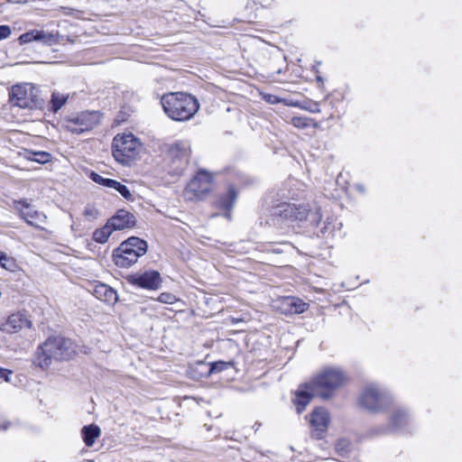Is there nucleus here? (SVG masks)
Wrapping results in <instances>:
<instances>
[{
	"label": "nucleus",
	"instance_id": "f257e3e1",
	"mask_svg": "<svg viewBox=\"0 0 462 462\" xmlns=\"http://www.w3.org/2000/svg\"><path fill=\"white\" fill-rule=\"evenodd\" d=\"M346 373L337 366H326L312 378L311 382L300 385L295 392L293 402L297 412L301 413L317 394L322 399H329L346 382Z\"/></svg>",
	"mask_w": 462,
	"mask_h": 462
},
{
	"label": "nucleus",
	"instance_id": "f03ea898",
	"mask_svg": "<svg viewBox=\"0 0 462 462\" xmlns=\"http://www.w3.org/2000/svg\"><path fill=\"white\" fill-rule=\"evenodd\" d=\"M75 353V346L70 339L61 337H50L38 347L36 362L42 368H48L53 360H69L73 357Z\"/></svg>",
	"mask_w": 462,
	"mask_h": 462
},
{
	"label": "nucleus",
	"instance_id": "7ed1b4c3",
	"mask_svg": "<svg viewBox=\"0 0 462 462\" xmlns=\"http://www.w3.org/2000/svg\"><path fill=\"white\" fill-rule=\"evenodd\" d=\"M161 103L167 116L175 121L189 120L199 109L198 100L185 93L166 94Z\"/></svg>",
	"mask_w": 462,
	"mask_h": 462
},
{
	"label": "nucleus",
	"instance_id": "20e7f679",
	"mask_svg": "<svg viewBox=\"0 0 462 462\" xmlns=\"http://www.w3.org/2000/svg\"><path fill=\"white\" fill-rule=\"evenodd\" d=\"M272 215L291 222L309 220L314 226L319 225L322 218L320 208L317 206L310 208L309 205L286 202L274 207Z\"/></svg>",
	"mask_w": 462,
	"mask_h": 462
},
{
	"label": "nucleus",
	"instance_id": "39448f33",
	"mask_svg": "<svg viewBox=\"0 0 462 462\" xmlns=\"http://www.w3.org/2000/svg\"><path fill=\"white\" fill-rule=\"evenodd\" d=\"M359 404L372 413H380L393 405L392 393L375 383L365 386L359 395Z\"/></svg>",
	"mask_w": 462,
	"mask_h": 462
},
{
	"label": "nucleus",
	"instance_id": "423d86ee",
	"mask_svg": "<svg viewBox=\"0 0 462 462\" xmlns=\"http://www.w3.org/2000/svg\"><path fill=\"white\" fill-rule=\"evenodd\" d=\"M147 248L144 240L136 236L129 237L113 251V262L117 267L129 268L146 254Z\"/></svg>",
	"mask_w": 462,
	"mask_h": 462
},
{
	"label": "nucleus",
	"instance_id": "0eeeda50",
	"mask_svg": "<svg viewBox=\"0 0 462 462\" xmlns=\"http://www.w3.org/2000/svg\"><path fill=\"white\" fill-rule=\"evenodd\" d=\"M113 156L121 164L127 165L139 155L142 144L132 133L116 134L112 143Z\"/></svg>",
	"mask_w": 462,
	"mask_h": 462
},
{
	"label": "nucleus",
	"instance_id": "6e6552de",
	"mask_svg": "<svg viewBox=\"0 0 462 462\" xmlns=\"http://www.w3.org/2000/svg\"><path fill=\"white\" fill-rule=\"evenodd\" d=\"M38 90L29 83L16 85L12 88L11 101L21 108L33 109L42 105Z\"/></svg>",
	"mask_w": 462,
	"mask_h": 462
},
{
	"label": "nucleus",
	"instance_id": "1a4fd4ad",
	"mask_svg": "<svg viewBox=\"0 0 462 462\" xmlns=\"http://www.w3.org/2000/svg\"><path fill=\"white\" fill-rule=\"evenodd\" d=\"M213 176L205 170H200L189 182L185 189V195L189 199H202L212 190Z\"/></svg>",
	"mask_w": 462,
	"mask_h": 462
},
{
	"label": "nucleus",
	"instance_id": "9d476101",
	"mask_svg": "<svg viewBox=\"0 0 462 462\" xmlns=\"http://www.w3.org/2000/svg\"><path fill=\"white\" fill-rule=\"evenodd\" d=\"M411 417L409 411L402 407H394L389 416V423L386 427L378 429L374 434L379 435L387 432H402L409 428Z\"/></svg>",
	"mask_w": 462,
	"mask_h": 462
},
{
	"label": "nucleus",
	"instance_id": "9b49d317",
	"mask_svg": "<svg viewBox=\"0 0 462 462\" xmlns=\"http://www.w3.org/2000/svg\"><path fill=\"white\" fill-rule=\"evenodd\" d=\"M14 204V209L28 225L42 228L41 226L46 222V216L32 208L26 199L15 200Z\"/></svg>",
	"mask_w": 462,
	"mask_h": 462
},
{
	"label": "nucleus",
	"instance_id": "f8f14e48",
	"mask_svg": "<svg viewBox=\"0 0 462 462\" xmlns=\"http://www.w3.org/2000/svg\"><path fill=\"white\" fill-rule=\"evenodd\" d=\"M32 322L22 312L13 313L0 325V332L16 334L23 328H30Z\"/></svg>",
	"mask_w": 462,
	"mask_h": 462
},
{
	"label": "nucleus",
	"instance_id": "ddd939ff",
	"mask_svg": "<svg viewBox=\"0 0 462 462\" xmlns=\"http://www.w3.org/2000/svg\"><path fill=\"white\" fill-rule=\"evenodd\" d=\"M128 282L135 286L147 290H157L162 283L161 275L156 271H149L141 274H133L127 278Z\"/></svg>",
	"mask_w": 462,
	"mask_h": 462
},
{
	"label": "nucleus",
	"instance_id": "4468645a",
	"mask_svg": "<svg viewBox=\"0 0 462 462\" xmlns=\"http://www.w3.org/2000/svg\"><path fill=\"white\" fill-rule=\"evenodd\" d=\"M330 417L329 413L323 408L315 409L310 414V423L313 429V436L320 439L328 430Z\"/></svg>",
	"mask_w": 462,
	"mask_h": 462
},
{
	"label": "nucleus",
	"instance_id": "2eb2a0df",
	"mask_svg": "<svg viewBox=\"0 0 462 462\" xmlns=\"http://www.w3.org/2000/svg\"><path fill=\"white\" fill-rule=\"evenodd\" d=\"M19 42L21 44L34 42L39 44L52 46L59 42V34L49 31H28L19 37Z\"/></svg>",
	"mask_w": 462,
	"mask_h": 462
},
{
	"label": "nucleus",
	"instance_id": "dca6fc26",
	"mask_svg": "<svg viewBox=\"0 0 462 462\" xmlns=\"http://www.w3.org/2000/svg\"><path fill=\"white\" fill-rule=\"evenodd\" d=\"M94 117L95 114L82 113L79 116L68 119L65 126L69 132L79 134L93 128L95 125Z\"/></svg>",
	"mask_w": 462,
	"mask_h": 462
},
{
	"label": "nucleus",
	"instance_id": "f3484780",
	"mask_svg": "<svg viewBox=\"0 0 462 462\" xmlns=\"http://www.w3.org/2000/svg\"><path fill=\"white\" fill-rule=\"evenodd\" d=\"M190 155V143L188 141H179L171 144L169 149V156L172 162H179L177 169H183L188 163Z\"/></svg>",
	"mask_w": 462,
	"mask_h": 462
},
{
	"label": "nucleus",
	"instance_id": "a211bd4d",
	"mask_svg": "<svg viewBox=\"0 0 462 462\" xmlns=\"http://www.w3.org/2000/svg\"><path fill=\"white\" fill-rule=\"evenodd\" d=\"M106 222L114 231H117L134 226L136 219L132 213L125 209H119Z\"/></svg>",
	"mask_w": 462,
	"mask_h": 462
},
{
	"label": "nucleus",
	"instance_id": "6ab92c4d",
	"mask_svg": "<svg viewBox=\"0 0 462 462\" xmlns=\"http://www.w3.org/2000/svg\"><path fill=\"white\" fill-rule=\"evenodd\" d=\"M237 198V191L233 186H230L225 195L220 196L215 202L216 206L226 210L225 217L231 219V209Z\"/></svg>",
	"mask_w": 462,
	"mask_h": 462
},
{
	"label": "nucleus",
	"instance_id": "aec40b11",
	"mask_svg": "<svg viewBox=\"0 0 462 462\" xmlns=\"http://www.w3.org/2000/svg\"><path fill=\"white\" fill-rule=\"evenodd\" d=\"M284 313L300 314L307 310L309 304L296 297H285L281 300Z\"/></svg>",
	"mask_w": 462,
	"mask_h": 462
},
{
	"label": "nucleus",
	"instance_id": "412c9836",
	"mask_svg": "<svg viewBox=\"0 0 462 462\" xmlns=\"http://www.w3.org/2000/svg\"><path fill=\"white\" fill-rule=\"evenodd\" d=\"M93 293L97 299L108 303H114L117 300L116 291L106 284L96 285Z\"/></svg>",
	"mask_w": 462,
	"mask_h": 462
},
{
	"label": "nucleus",
	"instance_id": "4be33fe9",
	"mask_svg": "<svg viewBox=\"0 0 462 462\" xmlns=\"http://www.w3.org/2000/svg\"><path fill=\"white\" fill-rule=\"evenodd\" d=\"M101 430L98 426L91 424L84 426L81 430L83 440L88 447H91L96 439L100 436Z\"/></svg>",
	"mask_w": 462,
	"mask_h": 462
},
{
	"label": "nucleus",
	"instance_id": "5701e85b",
	"mask_svg": "<svg viewBox=\"0 0 462 462\" xmlns=\"http://www.w3.org/2000/svg\"><path fill=\"white\" fill-rule=\"evenodd\" d=\"M114 230L106 222L104 226L101 228H97L93 233V240L99 244H105L107 242L108 238L112 235Z\"/></svg>",
	"mask_w": 462,
	"mask_h": 462
},
{
	"label": "nucleus",
	"instance_id": "b1692460",
	"mask_svg": "<svg viewBox=\"0 0 462 462\" xmlns=\"http://www.w3.org/2000/svg\"><path fill=\"white\" fill-rule=\"evenodd\" d=\"M25 158L30 161L44 164L51 162L52 156L50 152H47L27 151L25 152Z\"/></svg>",
	"mask_w": 462,
	"mask_h": 462
},
{
	"label": "nucleus",
	"instance_id": "393cba45",
	"mask_svg": "<svg viewBox=\"0 0 462 462\" xmlns=\"http://www.w3.org/2000/svg\"><path fill=\"white\" fill-rule=\"evenodd\" d=\"M352 449L353 445L350 440L346 439H338L335 445L336 453L342 457L348 456Z\"/></svg>",
	"mask_w": 462,
	"mask_h": 462
},
{
	"label": "nucleus",
	"instance_id": "a878e982",
	"mask_svg": "<svg viewBox=\"0 0 462 462\" xmlns=\"http://www.w3.org/2000/svg\"><path fill=\"white\" fill-rule=\"evenodd\" d=\"M67 99V95L54 91L51 99V110L57 112L66 103Z\"/></svg>",
	"mask_w": 462,
	"mask_h": 462
},
{
	"label": "nucleus",
	"instance_id": "bb28decb",
	"mask_svg": "<svg viewBox=\"0 0 462 462\" xmlns=\"http://www.w3.org/2000/svg\"><path fill=\"white\" fill-rule=\"evenodd\" d=\"M312 120L304 116H293L291 118V124L299 128L305 129L311 125Z\"/></svg>",
	"mask_w": 462,
	"mask_h": 462
},
{
	"label": "nucleus",
	"instance_id": "cd10ccee",
	"mask_svg": "<svg viewBox=\"0 0 462 462\" xmlns=\"http://www.w3.org/2000/svg\"><path fill=\"white\" fill-rule=\"evenodd\" d=\"M83 215L88 220L92 221L99 217L100 212L95 206L87 205L84 209Z\"/></svg>",
	"mask_w": 462,
	"mask_h": 462
},
{
	"label": "nucleus",
	"instance_id": "c85d7f7f",
	"mask_svg": "<svg viewBox=\"0 0 462 462\" xmlns=\"http://www.w3.org/2000/svg\"><path fill=\"white\" fill-rule=\"evenodd\" d=\"M112 189L118 191L125 199H133V195L128 189V188L125 185L122 184L121 182L116 180L115 187Z\"/></svg>",
	"mask_w": 462,
	"mask_h": 462
},
{
	"label": "nucleus",
	"instance_id": "c756f323",
	"mask_svg": "<svg viewBox=\"0 0 462 462\" xmlns=\"http://www.w3.org/2000/svg\"><path fill=\"white\" fill-rule=\"evenodd\" d=\"M158 300L162 303H165V304H173L175 303L178 299L177 297L172 294V293H170V292H162L160 294V296L158 297Z\"/></svg>",
	"mask_w": 462,
	"mask_h": 462
},
{
	"label": "nucleus",
	"instance_id": "7c9ffc66",
	"mask_svg": "<svg viewBox=\"0 0 462 462\" xmlns=\"http://www.w3.org/2000/svg\"><path fill=\"white\" fill-rule=\"evenodd\" d=\"M14 373L12 370L3 368L0 366V380L9 383L11 382V376Z\"/></svg>",
	"mask_w": 462,
	"mask_h": 462
},
{
	"label": "nucleus",
	"instance_id": "2f4dec72",
	"mask_svg": "<svg viewBox=\"0 0 462 462\" xmlns=\"http://www.w3.org/2000/svg\"><path fill=\"white\" fill-rule=\"evenodd\" d=\"M263 97L265 102H267L268 104H271V105L279 104V103L282 102V98H280L279 97H277L275 95H272V94H265V95H263Z\"/></svg>",
	"mask_w": 462,
	"mask_h": 462
},
{
	"label": "nucleus",
	"instance_id": "473e14b6",
	"mask_svg": "<svg viewBox=\"0 0 462 462\" xmlns=\"http://www.w3.org/2000/svg\"><path fill=\"white\" fill-rule=\"evenodd\" d=\"M90 179H91L94 182H96V183H97V184H100V185H102V186H103L104 181H105V180H106V178H104L103 176H101V175H99L98 173H96V172H91V174H90Z\"/></svg>",
	"mask_w": 462,
	"mask_h": 462
},
{
	"label": "nucleus",
	"instance_id": "72a5a7b5",
	"mask_svg": "<svg viewBox=\"0 0 462 462\" xmlns=\"http://www.w3.org/2000/svg\"><path fill=\"white\" fill-rule=\"evenodd\" d=\"M225 363H214L211 365L210 373L220 372L223 370Z\"/></svg>",
	"mask_w": 462,
	"mask_h": 462
},
{
	"label": "nucleus",
	"instance_id": "f704fd0d",
	"mask_svg": "<svg viewBox=\"0 0 462 462\" xmlns=\"http://www.w3.org/2000/svg\"><path fill=\"white\" fill-rule=\"evenodd\" d=\"M300 107H301V108H303V109L309 110V111H310V112H312V113H318V112H319V105H318L317 103H314V104H312V105H311V106H301Z\"/></svg>",
	"mask_w": 462,
	"mask_h": 462
},
{
	"label": "nucleus",
	"instance_id": "c9c22d12",
	"mask_svg": "<svg viewBox=\"0 0 462 462\" xmlns=\"http://www.w3.org/2000/svg\"><path fill=\"white\" fill-rule=\"evenodd\" d=\"M116 182V180H112V179H107V178H106V180H105V181H104L103 186H104V187H106V188H109V189H112V188H114V187H115Z\"/></svg>",
	"mask_w": 462,
	"mask_h": 462
},
{
	"label": "nucleus",
	"instance_id": "e433bc0d",
	"mask_svg": "<svg viewBox=\"0 0 462 462\" xmlns=\"http://www.w3.org/2000/svg\"><path fill=\"white\" fill-rule=\"evenodd\" d=\"M284 105L286 106H295V107H300L301 105L299 103V102H294V101H291V100H287V99H282V102Z\"/></svg>",
	"mask_w": 462,
	"mask_h": 462
},
{
	"label": "nucleus",
	"instance_id": "4c0bfd02",
	"mask_svg": "<svg viewBox=\"0 0 462 462\" xmlns=\"http://www.w3.org/2000/svg\"><path fill=\"white\" fill-rule=\"evenodd\" d=\"M12 31H0V41L7 39L11 35Z\"/></svg>",
	"mask_w": 462,
	"mask_h": 462
},
{
	"label": "nucleus",
	"instance_id": "58836bf2",
	"mask_svg": "<svg viewBox=\"0 0 462 462\" xmlns=\"http://www.w3.org/2000/svg\"><path fill=\"white\" fill-rule=\"evenodd\" d=\"M9 421H4L3 423H0V430H6L10 426Z\"/></svg>",
	"mask_w": 462,
	"mask_h": 462
},
{
	"label": "nucleus",
	"instance_id": "ea45409f",
	"mask_svg": "<svg viewBox=\"0 0 462 462\" xmlns=\"http://www.w3.org/2000/svg\"><path fill=\"white\" fill-rule=\"evenodd\" d=\"M355 188L357 191H359L360 193H365V186L362 185V184H356L355 185Z\"/></svg>",
	"mask_w": 462,
	"mask_h": 462
},
{
	"label": "nucleus",
	"instance_id": "a19ab883",
	"mask_svg": "<svg viewBox=\"0 0 462 462\" xmlns=\"http://www.w3.org/2000/svg\"><path fill=\"white\" fill-rule=\"evenodd\" d=\"M7 260L8 259H7L6 255L3 252L0 251V263L2 261H7Z\"/></svg>",
	"mask_w": 462,
	"mask_h": 462
},
{
	"label": "nucleus",
	"instance_id": "79ce46f5",
	"mask_svg": "<svg viewBox=\"0 0 462 462\" xmlns=\"http://www.w3.org/2000/svg\"><path fill=\"white\" fill-rule=\"evenodd\" d=\"M5 261H2V262L0 263V264H1V266H2V267H4V268H5V269H6V268H7V267H6V263H5Z\"/></svg>",
	"mask_w": 462,
	"mask_h": 462
},
{
	"label": "nucleus",
	"instance_id": "37998d69",
	"mask_svg": "<svg viewBox=\"0 0 462 462\" xmlns=\"http://www.w3.org/2000/svg\"><path fill=\"white\" fill-rule=\"evenodd\" d=\"M2 29H10L7 25H0V30Z\"/></svg>",
	"mask_w": 462,
	"mask_h": 462
},
{
	"label": "nucleus",
	"instance_id": "c03bdc74",
	"mask_svg": "<svg viewBox=\"0 0 462 462\" xmlns=\"http://www.w3.org/2000/svg\"><path fill=\"white\" fill-rule=\"evenodd\" d=\"M326 230H328V226L327 225L321 229V232L325 233Z\"/></svg>",
	"mask_w": 462,
	"mask_h": 462
},
{
	"label": "nucleus",
	"instance_id": "a18cd8bd",
	"mask_svg": "<svg viewBox=\"0 0 462 462\" xmlns=\"http://www.w3.org/2000/svg\"><path fill=\"white\" fill-rule=\"evenodd\" d=\"M317 79H318L319 81H321V80H322V79H321L320 77H317Z\"/></svg>",
	"mask_w": 462,
	"mask_h": 462
},
{
	"label": "nucleus",
	"instance_id": "49530a36",
	"mask_svg": "<svg viewBox=\"0 0 462 462\" xmlns=\"http://www.w3.org/2000/svg\"><path fill=\"white\" fill-rule=\"evenodd\" d=\"M7 1L10 2V3H14V1H13V0H7Z\"/></svg>",
	"mask_w": 462,
	"mask_h": 462
}]
</instances>
